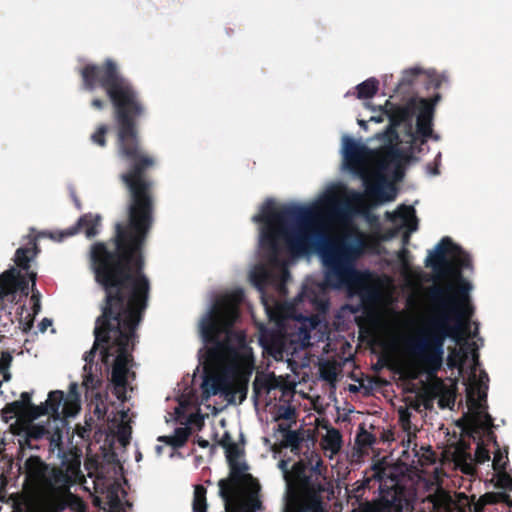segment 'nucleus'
Wrapping results in <instances>:
<instances>
[{"label":"nucleus","instance_id":"5701e85b","mask_svg":"<svg viewBox=\"0 0 512 512\" xmlns=\"http://www.w3.org/2000/svg\"><path fill=\"white\" fill-rule=\"evenodd\" d=\"M118 491L119 489L115 484L102 496H95V504L100 505L101 503H104L108 506V512H119L121 508V499L119 497Z\"/></svg>","mask_w":512,"mask_h":512},{"label":"nucleus","instance_id":"e433bc0d","mask_svg":"<svg viewBox=\"0 0 512 512\" xmlns=\"http://www.w3.org/2000/svg\"><path fill=\"white\" fill-rule=\"evenodd\" d=\"M508 457L507 452L502 453L500 449L498 448L497 451L494 453L492 466L494 470L498 472H504L506 469Z\"/></svg>","mask_w":512,"mask_h":512},{"label":"nucleus","instance_id":"39448f33","mask_svg":"<svg viewBox=\"0 0 512 512\" xmlns=\"http://www.w3.org/2000/svg\"><path fill=\"white\" fill-rule=\"evenodd\" d=\"M215 307L200 318L199 337L203 346L198 351L203 366L202 395L205 399L220 395L228 403L234 402L232 379L242 372L252 373L254 357L243 332H228L219 338Z\"/></svg>","mask_w":512,"mask_h":512},{"label":"nucleus","instance_id":"2f4dec72","mask_svg":"<svg viewBox=\"0 0 512 512\" xmlns=\"http://www.w3.org/2000/svg\"><path fill=\"white\" fill-rule=\"evenodd\" d=\"M223 448L225 449L226 459L228 464L240 461L243 451L236 443L223 442Z\"/></svg>","mask_w":512,"mask_h":512},{"label":"nucleus","instance_id":"864d4df0","mask_svg":"<svg viewBox=\"0 0 512 512\" xmlns=\"http://www.w3.org/2000/svg\"><path fill=\"white\" fill-rule=\"evenodd\" d=\"M189 421L196 423L198 428L201 429L204 424V416L202 414L192 415Z\"/></svg>","mask_w":512,"mask_h":512},{"label":"nucleus","instance_id":"393cba45","mask_svg":"<svg viewBox=\"0 0 512 512\" xmlns=\"http://www.w3.org/2000/svg\"><path fill=\"white\" fill-rule=\"evenodd\" d=\"M190 435L189 427H178L174 430L172 435L159 437L160 441H164L170 445L173 449L181 448L187 442Z\"/></svg>","mask_w":512,"mask_h":512},{"label":"nucleus","instance_id":"e2e57ef3","mask_svg":"<svg viewBox=\"0 0 512 512\" xmlns=\"http://www.w3.org/2000/svg\"><path fill=\"white\" fill-rule=\"evenodd\" d=\"M197 444H198L200 447H202V448H207V447H209V445H210L208 440H205V439H203V438H201V437H199V438H198V440H197Z\"/></svg>","mask_w":512,"mask_h":512},{"label":"nucleus","instance_id":"20e7f679","mask_svg":"<svg viewBox=\"0 0 512 512\" xmlns=\"http://www.w3.org/2000/svg\"><path fill=\"white\" fill-rule=\"evenodd\" d=\"M440 100L439 93L431 99L412 96L404 105L392 104L387 100L385 108L389 125L368 139V142L378 141V147H370L347 134L342 136V154L346 167L363 178L369 194L386 200L395 196L393 184L387 181L385 173H393L395 179H401L402 163L409 158L407 152L395 145L399 139L396 127L401 124L411 126L415 116L416 131L426 138L431 134L435 106Z\"/></svg>","mask_w":512,"mask_h":512},{"label":"nucleus","instance_id":"423d86ee","mask_svg":"<svg viewBox=\"0 0 512 512\" xmlns=\"http://www.w3.org/2000/svg\"><path fill=\"white\" fill-rule=\"evenodd\" d=\"M61 464L50 467L37 456L24 463L26 478L38 496L44 512H63L68 509V492L81 478V459L59 452Z\"/></svg>","mask_w":512,"mask_h":512},{"label":"nucleus","instance_id":"2eb2a0df","mask_svg":"<svg viewBox=\"0 0 512 512\" xmlns=\"http://www.w3.org/2000/svg\"><path fill=\"white\" fill-rule=\"evenodd\" d=\"M469 445L460 442L453 452V461L457 468L467 475H473L476 470V463L483 464L490 460L489 451L480 443L477 444L475 454L468 452Z\"/></svg>","mask_w":512,"mask_h":512},{"label":"nucleus","instance_id":"6e6d98bb","mask_svg":"<svg viewBox=\"0 0 512 512\" xmlns=\"http://www.w3.org/2000/svg\"><path fill=\"white\" fill-rule=\"evenodd\" d=\"M91 106L97 110H102L105 106V102L99 98H95L92 100Z\"/></svg>","mask_w":512,"mask_h":512},{"label":"nucleus","instance_id":"0eeeda50","mask_svg":"<svg viewBox=\"0 0 512 512\" xmlns=\"http://www.w3.org/2000/svg\"><path fill=\"white\" fill-rule=\"evenodd\" d=\"M64 393L60 390L51 391L45 402L39 406H32L30 417L37 419L42 415L50 414L52 420L45 424L30 425L19 443L22 447L25 445L29 449H34L33 440L46 437L52 450L60 448L63 439V430L66 426L65 417L69 416L66 406L64 405Z\"/></svg>","mask_w":512,"mask_h":512},{"label":"nucleus","instance_id":"c756f323","mask_svg":"<svg viewBox=\"0 0 512 512\" xmlns=\"http://www.w3.org/2000/svg\"><path fill=\"white\" fill-rule=\"evenodd\" d=\"M278 468L281 471L283 479L285 481L286 494L292 493L294 477L292 474V469L289 470V461L286 459L280 460V462L278 463Z\"/></svg>","mask_w":512,"mask_h":512},{"label":"nucleus","instance_id":"bf43d9fd","mask_svg":"<svg viewBox=\"0 0 512 512\" xmlns=\"http://www.w3.org/2000/svg\"><path fill=\"white\" fill-rule=\"evenodd\" d=\"M426 172L430 176H437L440 173L438 166L431 167V165L426 166Z\"/></svg>","mask_w":512,"mask_h":512},{"label":"nucleus","instance_id":"603ef678","mask_svg":"<svg viewBox=\"0 0 512 512\" xmlns=\"http://www.w3.org/2000/svg\"><path fill=\"white\" fill-rule=\"evenodd\" d=\"M247 390H248L247 384H242L239 387H237L236 389L233 388L234 396L236 395V393H239L241 395L240 401L242 402L246 398Z\"/></svg>","mask_w":512,"mask_h":512},{"label":"nucleus","instance_id":"8fccbe9b","mask_svg":"<svg viewBox=\"0 0 512 512\" xmlns=\"http://www.w3.org/2000/svg\"><path fill=\"white\" fill-rule=\"evenodd\" d=\"M499 486L505 490L512 491V478L506 474L499 476Z\"/></svg>","mask_w":512,"mask_h":512},{"label":"nucleus","instance_id":"de8ad7c7","mask_svg":"<svg viewBox=\"0 0 512 512\" xmlns=\"http://www.w3.org/2000/svg\"><path fill=\"white\" fill-rule=\"evenodd\" d=\"M294 414H295V409L292 408L290 405L280 406L279 410H278V416L275 418V420H278V419L289 420L292 418V416Z\"/></svg>","mask_w":512,"mask_h":512},{"label":"nucleus","instance_id":"4c0bfd02","mask_svg":"<svg viewBox=\"0 0 512 512\" xmlns=\"http://www.w3.org/2000/svg\"><path fill=\"white\" fill-rule=\"evenodd\" d=\"M320 378L331 383V384H334L335 381H336V378H337V373H336V369L334 366H331L329 365L328 363H325L321 368H320Z\"/></svg>","mask_w":512,"mask_h":512},{"label":"nucleus","instance_id":"69168bd1","mask_svg":"<svg viewBox=\"0 0 512 512\" xmlns=\"http://www.w3.org/2000/svg\"><path fill=\"white\" fill-rule=\"evenodd\" d=\"M348 389H349V391H350V392H358V391L360 390V387H359V386H356V385L351 384V385H349V388H348Z\"/></svg>","mask_w":512,"mask_h":512},{"label":"nucleus","instance_id":"a19ab883","mask_svg":"<svg viewBox=\"0 0 512 512\" xmlns=\"http://www.w3.org/2000/svg\"><path fill=\"white\" fill-rule=\"evenodd\" d=\"M118 440L122 445H126L131 437V427L125 423L118 426L117 429Z\"/></svg>","mask_w":512,"mask_h":512},{"label":"nucleus","instance_id":"a878e982","mask_svg":"<svg viewBox=\"0 0 512 512\" xmlns=\"http://www.w3.org/2000/svg\"><path fill=\"white\" fill-rule=\"evenodd\" d=\"M430 498L435 512H452L456 507L452 497L444 491H439Z\"/></svg>","mask_w":512,"mask_h":512},{"label":"nucleus","instance_id":"72a5a7b5","mask_svg":"<svg viewBox=\"0 0 512 512\" xmlns=\"http://www.w3.org/2000/svg\"><path fill=\"white\" fill-rule=\"evenodd\" d=\"M68 509L71 512H87V505L78 495L73 494L71 490H69Z\"/></svg>","mask_w":512,"mask_h":512},{"label":"nucleus","instance_id":"a18cd8bd","mask_svg":"<svg viewBox=\"0 0 512 512\" xmlns=\"http://www.w3.org/2000/svg\"><path fill=\"white\" fill-rule=\"evenodd\" d=\"M315 459L314 463H311V467H308V474L314 476H325L321 471V466L323 464L322 459L318 455L312 456V460Z\"/></svg>","mask_w":512,"mask_h":512},{"label":"nucleus","instance_id":"6e6552de","mask_svg":"<svg viewBox=\"0 0 512 512\" xmlns=\"http://www.w3.org/2000/svg\"><path fill=\"white\" fill-rule=\"evenodd\" d=\"M373 478L379 482V499L371 506L372 512H403L412 507V501L405 488L400 485V477L392 466L377 463L372 466Z\"/></svg>","mask_w":512,"mask_h":512},{"label":"nucleus","instance_id":"c03bdc74","mask_svg":"<svg viewBox=\"0 0 512 512\" xmlns=\"http://www.w3.org/2000/svg\"><path fill=\"white\" fill-rule=\"evenodd\" d=\"M1 310L3 314L0 315V327L3 328L4 332H7L13 325V318L11 317L10 311H7L4 307H2Z\"/></svg>","mask_w":512,"mask_h":512},{"label":"nucleus","instance_id":"a211bd4d","mask_svg":"<svg viewBox=\"0 0 512 512\" xmlns=\"http://www.w3.org/2000/svg\"><path fill=\"white\" fill-rule=\"evenodd\" d=\"M388 218L401 227L406 228L410 233L418 229L416 211L411 205H400L392 213H387Z\"/></svg>","mask_w":512,"mask_h":512},{"label":"nucleus","instance_id":"bb28decb","mask_svg":"<svg viewBox=\"0 0 512 512\" xmlns=\"http://www.w3.org/2000/svg\"><path fill=\"white\" fill-rule=\"evenodd\" d=\"M379 81L375 77L368 78L367 80L359 83L356 86L357 98L369 99L372 98L378 91Z\"/></svg>","mask_w":512,"mask_h":512},{"label":"nucleus","instance_id":"4d7b16f0","mask_svg":"<svg viewBox=\"0 0 512 512\" xmlns=\"http://www.w3.org/2000/svg\"><path fill=\"white\" fill-rule=\"evenodd\" d=\"M450 402H452V404H454V400H450L449 398L441 397L438 401V405L440 408L444 409V408L450 407Z\"/></svg>","mask_w":512,"mask_h":512},{"label":"nucleus","instance_id":"79ce46f5","mask_svg":"<svg viewBox=\"0 0 512 512\" xmlns=\"http://www.w3.org/2000/svg\"><path fill=\"white\" fill-rule=\"evenodd\" d=\"M108 131V127L106 125H100L97 130L91 135V140L93 143L104 146L106 143L105 134Z\"/></svg>","mask_w":512,"mask_h":512},{"label":"nucleus","instance_id":"9b49d317","mask_svg":"<svg viewBox=\"0 0 512 512\" xmlns=\"http://www.w3.org/2000/svg\"><path fill=\"white\" fill-rule=\"evenodd\" d=\"M359 257L360 256H357L353 261V268L355 269L356 273L351 277H341L331 274V265L321 261L324 268L325 283L334 289H340L342 287H356L358 296L363 303L374 304L379 301L381 292L376 285L366 283L361 272L357 270L356 262Z\"/></svg>","mask_w":512,"mask_h":512},{"label":"nucleus","instance_id":"f03ea898","mask_svg":"<svg viewBox=\"0 0 512 512\" xmlns=\"http://www.w3.org/2000/svg\"><path fill=\"white\" fill-rule=\"evenodd\" d=\"M339 152L343 159L342 168L362 181L364 193L350 190L347 198L341 200L334 188H329L310 205L288 203L278 211L275 209L274 199L267 198L260 205L258 213L252 216V221L261 223L262 226L258 236V260L250 266L248 279L260 293L261 301L271 319H274V313L269 311L265 289L271 288L279 296L287 294L286 284L290 279L289 254L306 257L316 253L321 261L331 265V274L354 276L356 272L353 261L365 251V235L347 231L329 236L325 231L326 222L349 219L354 212V205L363 203L364 195L381 203L396 198L394 196L386 200L369 194L363 178L346 167L342 146Z\"/></svg>","mask_w":512,"mask_h":512},{"label":"nucleus","instance_id":"4468645a","mask_svg":"<svg viewBox=\"0 0 512 512\" xmlns=\"http://www.w3.org/2000/svg\"><path fill=\"white\" fill-rule=\"evenodd\" d=\"M101 228V217L99 214H84L81 216L77 223L63 231L51 232L41 231L38 237L50 238L54 241L61 242L64 238L73 236L79 231H83L86 238L91 239L100 233Z\"/></svg>","mask_w":512,"mask_h":512},{"label":"nucleus","instance_id":"cd10ccee","mask_svg":"<svg viewBox=\"0 0 512 512\" xmlns=\"http://www.w3.org/2000/svg\"><path fill=\"white\" fill-rule=\"evenodd\" d=\"M193 512H207L206 489L203 486H196L193 497Z\"/></svg>","mask_w":512,"mask_h":512},{"label":"nucleus","instance_id":"4be33fe9","mask_svg":"<svg viewBox=\"0 0 512 512\" xmlns=\"http://www.w3.org/2000/svg\"><path fill=\"white\" fill-rule=\"evenodd\" d=\"M274 432L283 434L280 445L284 448H291L292 451L297 450L302 442L300 434L295 430H290L287 425L278 424Z\"/></svg>","mask_w":512,"mask_h":512},{"label":"nucleus","instance_id":"dca6fc26","mask_svg":"<svg viewBox=\"0 0 512 512\" xmlns=\"http://www.w3.org/2000/svg\"><path fill=\"white\" fill-rule=\"evenodd\" d=\"M28 289V282L21 277L20 271L15 267H11L0 274L1 301L14 302L19 291L27 296L29 294Z\"/></svg>","mask_w":512,"mask_h":512},{"label":"nucleus","instance_id":"6ab92c4d","mask_svg":"<svg viewBox=\"0 0 512 512\" xmlns=\"http://www.w3.org/2000/svg\"><path fill=\"white\" fill-rule=\"evenodd\" d=\"M259 345L275 359L283 355V339L278 331L261 329L258 338Z\"/></svg>","mask_w":512,"mask_h":512},{"label":"nucleus","instance_id":"f3484780","mask_svg":"<svg viewBox=\"0 0 512 512\" xmlns=\"http://www.w3.org/2000/svg\"><path fill=\"white\" fill-rule=\"evenodd\" d=\"M295 319L297 321L295 329L298 339L301 342V347L304 348L311 346V333L316 330H319V327L321 326L320 318L317 315L309 317L300 315Z\"/></svg>","mask_w":512,"mask_h":512},{"label":"nucleus","instance_id":"412c9836","mask_svg":"<svg viewBox=\"0 0 512 512\" xmlns=\"http://www.w3.org/2000/svg\"><path fill=\"white\" fill-rule=\"evenodd\" d=\"M342 435L336 428H328L326 434L322 437L321 445L326 453H329V458L332 459L342 447Z\"/></svg>","mask_w":512,"mask_h":512},{"label":"nucleus","instance_id":"c85d7f7f","mask_svg":"<svg viewBox=\"0 0 512 512\" xmlns=\"http://www.w3.org/2000/svg\"><path fill=\"white\" fill-rule=\"evenodd\" d=\"M28 276H29V279L31 281L32 295H31L30 300L32 302V313H33V316H36L41 311V294L36 289V277H37L36 273L35 272H30L28 274Z\"/></svg>","mask_w":512,"mask_h":512},{"label":"nucleus","instance_id":"0e129e2a","mask_svg":"<svg viewBox=\"0 0 512 512\" xmlns=\"http://www.w3.org/2000/svg\"><path fill=\"white\" fill-rule=\"evenodd\" d=\"M441 156H442L441 153L438 152V154L436 155L435 160H434L435 166L439 167V165L441 164Z\"/></svg>","mask_w":512,"mask_h":512},{"label":"nucleus","instance_id":"f704fd0d","mask_svg":"<svg viewBox=\"0 0 512 512\" xmlns=\"http://www.w3.org/2000/svg\"><path fill=\"white\" fill-rule=\"evenodd\" d=\"M376 439L370 432L366 431L363 426L359 427V432L356 435V443L358 446L371 447L375 443Z\"/></svg>","mask_w":512,"mask_h":512},{"label":"nucleus","instance_id":"774afa93","mask_svg":"<svg viewBox=\"0 0 512 512\" xmlns=\"http://www.w3.org/2000/svg\"><path fill=\"white\" fill-rule=\"evenodd\" d=\"M358 124L363 127V128H366V122L364 120H359L358 121Z\"/></svg>","mask_w":512,"mask_h":512},{"label":"nucleus","instance_id":"49530a36","mask_svg":"<svg viewBox=\"0 0 512 512\" xmlns=\"http://www.w3.org/2000/svg\"><path fill=\"white\" fill-rule=\"evenodd\" d=\"M1 414L5 422H9L13 418L22 415V413L18 409H11V403L2 409Z\"/></svg>","mask_w":512,"mask_h":512},{"label":"nucleus","instance_id":"ea45409f","mask_svg":"<svg viewBox=\"0 0 512 512\" xmlns=\"http://www.w3.org/2000/svg\"><path fill=\"white\" fill-rule=\"evenodd\" d=\"M428 75H429L432 85L435 89H439L442 87L443 84L449 83V77L446 72H443L441 74H436L435 71H432V72H428Z\"/></svg>","mask_w":512,"mask_h":512},{"label":"nucleus","instance_id":"9d476101","mask_svg":"<svg viewBox=\"0 0 512 512\" xmlns=\"http://www.w3.org/2000/svg\"><path fill=\"white\" fill-rule=\"evenodd\" d=\"M292 474L294 477L293 492L287 493L286 497L295 498L298 489L304 494L307 502L301 505L297 511L286 503L284 512H326L322 493L329 486L327 477L308 474V466L302 460L292 465Z\"/></svg>","mask_w":512,"mask_h":512},{"label":"nucleus","instance_id":"7ed1b4c3","mask_svg":"<svg viewBox=\"0 0 512 512\" xmlns=\"http://www.w3.org/2000/svg\"><path fill=\"white\" fill-rule=\"evenodd\" d=\"M425 266L431 268L435 279L449 277L452 281L444 285L434 284L428 289L434 314L416 337L406 341V346L427 366L428 374H435L443 364L446 339L456 344L465 342L472 356L473 343L479 348L477 342L467 339L476 338L479 334L478 322H473L474 329L471 330V317L475 311L471 301L474 286L464 276L467 272L473 274L474 267L471 255L450 237H443L428 251Z\"/></svg>","mask_w":512,"mask_h":512},{"label":"nucleus","instance_id":"f257e3e1","mask_svg":"<svg viewBox=\"0 0 512 512\" xmlns=\"http://www.w3.org/2000/svg\"><path fill=\"white\" fill-rule=\"evenodd\" d=\"M80 74L84 89H105L115 111L118 155L130 167L121 175L131 194L128 220L115 224V249L110 251L105 243L97 242L90 250L95 279L105 291L101 311H145L150 284L143 274L142 248L153 224V207L148 194L152 183L142 173L154 161L140 153L136 120L145 116L146 107L139 92L121 75L112 59L107 58L103 66L86 64Z\"/></svg>","mask_w":512,"mask_h":512},{"label":"nucleus","instance_id":"b1692460","mask_svg":"<svg viewBox=\"0 0 512 512\" xmlns=\"http://www.w3.org/2000/svg\"><path fill=\"white\" fill-rule=\"evenodd\" d=\"M36 250V243H32L30 247H19L14 255V261L16 265L23 270H28L30 267V262L36 256Z\"/></svg>","mask_w":512,"mask_h":512},{"label":"nucleus","instance_id":"ddd939ff","mask_svg":"<svg viewBox=\"0 0 512 512\" xmlns=\"http://www.w3.org/2000/svg\"><path fill=\"white\" fill-rule=\"evenodd\" d=\"M229 477L218 482L219 495L226 506L231 502L238 489L245 490L252 486L253 493L260 491L259 483L247 473L248 465L245 461L229 463Z\"/></svg>","mask_w":512,"mask_h":512},{"label":"nucleus","instance_id":"3c124183","mask_svg":"<svg viewBox=\"0 0 512 512\" xmlns=\"http://www.w3.org/2000/svg\"><path fill=\"white\" fill-rule=\"evenodd\" d=\"M19 327L24 333H28L33 327V319H19Z\"/></svg>","mask_w":512,"mask_h":512},{"label":"nucleus","instance_id":"1a4fd4ad","mask_svg":"<svg viewBox=\"0 0 512 512\" xmlns=\"http://www.w3.org/2000/svg\"><path fill=\"white\" fill-rule=\"evenodd\" d=\"M473 367L471 368L470 388L468 391L469 422L474 429L490 430L494 427L493 418L487 412V391L489 388V376L485 370H480L477 375V366L480 365L478 347L473 343ZM489 437H494L491 431Z\"/></svg>","mask_w":512,"mask_h":512},{"label":"nucleus","instance_id":"f8f14e48","mask_svg":"<svg viewBox=\"0 0 512 512\" xmlns=\"http://www.w3.org/2000/svg\"><path fill=\"white\" fill-rule=\"evenodd\" d=\"M244 298V290L241 288L235 289L231 294L216 298L209 304L203 318L211 308L215 307V319L219 330V338L224 339L226 333L234 332L232 327L239 317V310L237 305Z\"/></svg>","mask_w":512,"mask_h":512},{"label":"nucleus","instance_id":"7c9ffc66","mask_svg":"<svg viewBox=\"0 0 512 512\" xmlns=\"http://www.w3.org/2000/svg\"><path fill=\"white\" fill-rule=\"evenodd\" d=\"M92 482L94 492L97 494L96 496H102L106 491L115 485V482L112 479H108L100 475H98Z\"/></svg>","mask_w":512,"mask_h":512},{"label":"nucleus","instance_id":"473e14b6","mask_svg":"<svg viewBox=\"0 0 512 512\" xmlns=\"http://www.w3.org/2000/svg\"><path fill=\"white\" fill-rule=\"evenodd\" d=\"M32 406L31 393L29 392H22L20 399L11 403V409H18L22 415L26 412L27 409L30 413Z\"/></svg>","mask_w":512,"mask_h":512},{"label":"nucleus","instance_id":"338daca9","mask_svg":"<svg viewBox=\"0 0 512 512\" xmlns=\"http://www.w3.org/2000/svg\"><path fill=\"white\" fill-rule=\"evenodd\" d=\"M411 443H412L411 436H410V435H408V439H407V442H406V446H407V448H409V447H410Z\"/></svg>","mask_w":512,"mask_h":512},{"label":"nucleus","instance_id":"09e8293b","mask_svg":"<svg viewBox=\"0 0 512 512\" xmlns=\"http://www.w3.org/2000/svg\"><path fill=\"white\" fill-rule=\"evenodd\" d=\"M488 504H491L490 502H486L485 500V494L482 495L477 501H474L471 506L470 510L472 512H482L484 507Z\"/></svg>","mask_w":512,"mask_h":512},{"label":"nucleus","instance_id":"5fc2aeb1","mask_svg":"<svg viewBox=\"0 0 512 512\" xmlns=\"http://www.w3.org/2000/svg\"><path fill=\"white\" fill-rule=\"evenodd\" d=\"M52 325V320L49 318H43L41 322L38 324V329L40 332H45L48 327Z\"/></svg>","mask_w":512,"mask_h":512},{"label":"nucleus","instance_id":"680f3d73","mask_svg":"<svg viewBox=\"0 0 512 512\" xmlns=\"http://www.w3.org/2000/svg\"><path fill=\"white\" fill-rule=\"evenodd\" d=\"M223 442H227V443H233L231 441V436L228 432H225L224 435L222 436V439L220 440L219 444L223 447Z\"/></svg>","mask_w":512,"mask_h":512},{"label":"nucleus","instance_id":"c9c22d12","mask_svg":"<svg viewBox=\"0 0 512 512\" xmlns=\"http://www.w3.org/2000/svg\"><path fill=\"white\" fill-rule=\"evenodd\" d=\"M486 502H490L491 504H495L498 502H504L509 506H512V500L510 496L506 492H490L485 493Z\"/></svg>","mask_w":512,"mask_h":512},{"label":"nucleus","instance_id":"58836bf2","mask_svg":"<svg viewBox=\"0 0 512 512\" xmlns=\"http://www.w3.org/2000/svg\"><path fill=\"white\" fill-rule=\"evenodd\" d=\"M247 495V504L252 509V512H256L261 507V501L258 497L259 491L253 493L252 486L243 490Z\"/></svg>","mask_w":512,"mask_h":512},{"label":"nucleus","instance_id":"37998d69","mask_svg":"<svg viewBox=\"0 0 512 512\" xmlns=\"http://www.w3.org/2000/svg\"><path fill=\"white\" fill-rule=\"evenodd\" d=\"M398 415H399V421L400 423L402 424L403 428L405 430H409L410 429V424H411V412L409 411L408 408L406 407H400L399 410H398Z\"/></svg>","mask_w":512,"mask_h":512},{"label":"nucleus","instance_id":"aec40b11","mask_svg":"<svg viewBox=\"0 0 512 512\" xmlns=\"http://www.w3.org/2000/svg\"><path fill=\"white\" fill-rule=\"evenodd\" d=\"M424 72V69L419 66L403 70L401 79L399 80L394 92L401 95L402 98L411 94L415 89L419 77L423 75Z\"/></svg>","mask_w":512,"mask_h":512},{"label":"nucleus","instance_id":"052dcab7","mask_svg":"<svg viewBox=\"0 0 512 512\" xmlns=\"http://www.w3.org/2000/svg\"><path fill=\"white\" fill-rule=\"evenodd\" d=\"M421 137H422V143H425L428 138H432L434 141L440 140V135L434 134L432 129H431V134H429L426 138H424L423 136H421Z\"/></svg>","mask_w":512,"mask_h":512},{"label":"nucleus","instance_id":"13d9d810","mask_svg":"<svg viewBox=\"0 0 512 512\" xmlns=\"http://www.w3.org/2000/svg\"><path fill=\"white\" fill-rule=\"evenodd\" d=\"M69 393L72 397H74L75 399L78 398L79 394H78V384L75 383V382H72L70 384V387H69Z\"/></svg>","mask_w":512,"mask_h":512}]
</instances>
